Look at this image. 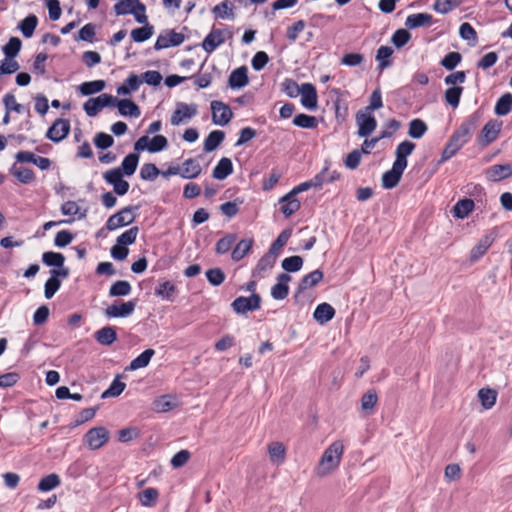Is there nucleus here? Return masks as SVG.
<instances>
[{
    "label": "nucleus",
    "instance_id": "obj_1",
    "mask_svg": "<svg viewBox=\"0 0 512 512\" xmlns=\"http://www.w3.org/2000/svg\"><path fill=\"white\" fill-rule=\"evenodd\" d=\"M344 454V443L342 440L332 442L323 452L316 467V476L323 478L335 472L340 466Z\"/></svg>",
    "mask_w": 512,
    "mask_h": 512
},
{
    "label": "nucleus",
    "instance_id": "obj_2",
    "mask_svg": "<svg viewBox=\"0 0 512 512\" xmlns=\"http://www.w3.org/2000/svg\"><path fill=\"white\" fill-rule=\"evenodd\" d=\"M474 127L475 123L468 121L462 123L459 128L454 131L443 149L441 162H445L452 158L469 141Z\"/></svg>",
    "mask_w": 512,
    "mask_h": 512
},
{
    "label": "nucleus",
    "instance_id": "obj_3",
    "mask_svg": "<svg viewBox=\"0 0 512 512\" xmlns=\"http://www.w3.org/2000/svg\"><path fill=\"white\" fill-rule=\"evenodd\" d=\"M116 15L132 14L138 23H146V7L139 0H120L114 5Z\"/></svg>",
    "mask_w": 512,
    "mask_h": 512
},
{
    "label": "nucleus",
    "instance_id": "obj_4",
    "mask_svg": "<svg viewBox=\"0 0 512 512\" xmlns=\"http://www.w3.org/2000/svg\"><path fill=\"white\" fill-rule=\"evenodd\" d=\"M503 127V122L498 119L489 120L477 136V142L481 147H487L497 140Z\"/></svg>",
    "mask_w": 512,
    "mask_h": 512
},
{
    "label": "nucleus",
    "instance_id": "obj_5",
    "mask_svg": "<svg viewBox=\"0 0 512 512\" xmlns=\"http://www.w3.org/2000/svg\"><path fill=\"white\" fill-rule=\"evenodd\" d=\"M116 103V97L103 93L95 98H89L83 105L87 116L95 117L105 107H113Z\"/></svg>",
    "mask_w": 512,
    "mask_h": 512
},
{
    "label": "nucleus",
    "instance_id": "obj_6",
    "mask_svg": "<svg viewBox=\"0 0 512 512\" xmlns=\"http://www.w3.org/2000/svg\"><path fill=\"white\" fill-rule=\"evenodd\" d=\"M198 113V105L195 103L187 104L184 102H177L176 109L171 115L170 123L173 126H179L189 122Z\"/></svg>",
    "mask_w": 512,
    "mask_h": 512
},
{
    "label": "nucleus",
    "instance_id": "obj_7",
    "mask_svg": "<svg viewBox=\"0 0 512 512\" xmlns=\"http://www.w3.org/2000/svg\"><path fill=\"white\" fill-rule=\"evenodd\" d=\"M137 210L136 206H127L119 212L110 216L106 222V229L109 231L130 225L135 221L134 211Z\"/></svg>",
    "mask_w": 512,
    "mask_h": 512
},
{
    "label": "nucleus",
    "instance_id": "obj_8",
    "mask_svg": "<svg viewBox=\"0 0 512 512\" xmlns=\"http://www.w3.org/2000/svg\"><path fill=\"white\" fill-rule=\"evenodd\" d=\"M168 146V141L163 135H156L152 139L148 136L140 137L134 144L136 151L148 150L150 153H157Z\"/></svg>",
    "mask_w": 512,
    "mask_h": 512
},
{
    "label": "nucleus",
    "instance_id": "obj_9",
    "mask_svg": "<svg viewBox=\"0 0 512 512\" xmlns=\"http://www.w3.org/2000/svg\"><path fill=\"white\" fill-rule=\"evenodd\" d=\"M104 180L113 186V191L119 195H125L129 190V183L123 179V173L120 168H113L103 174Z\"/></svg>",
    "mask_w": 512,
    "mask_h": 512
},
{
    "label": "nucleus",
    "instance_id": "obj_10",
    "mask_svg": "<svg viewBox=\"0 0 512 512\" xmlns=\"http://www.w3.org/2000/svg\"><path fill=\"white\" fill-rule=\"evenodd\" d=\"M185 40V36L182 33H178L173 29H166L162 31L154 44L155 50H162L169 47H175L181 45Z\"/></svg>",
    "mask_w": 512,
    "mask_h": 512
},
{
    "label": "nucleus",
    "instance_id": "obj_11",
    "mask_svg": "<svg viewBox=\"0 0 512 512\" xmlns=\"http://www.w3.org/2000/svg\"><path fill=\"white\" fill-rule=\"evenodd\" d=\"M109 440V432L105 427H95L86 432L84 442L91 450H97Z\"/></svg>",
    "mask_w": 512,
    "mask_h": 512
},
{
    "label": "nucleus",
    "instance_id": "obj_12",
    "mask_svg": "<svg viewBox=\"0 0 512 512\" xmlns=\"http://www.w3.org/2000/svg\"><path fill=\"white\" fill-rule=\"evenodd\" d=\"M210 108L212 112V122L214 124L225 126L231 121L233 112L227 104L222 101L214 100L211 102Z\"/></svg>",
    "mask_w": 512,
    "mask_h": 512
},
{
    "label": "nucleus",
    "instance_id": "obj_13",
    "mask_svg": "<svg viewBox=\"0 0 512 512\" xmlns=\"http://www.w3.org/2000/svg\"><path fill=\"white\" fill-rule=\"evenodd\" d=\"M261 298L258 294L252 293L250 297H237L231 304L237 314H244L248 311L258 310L260 308Z\"/></svg>",
    "mask_w": 512,
    "mask_h": 512
},
{
    "label": "nucleus",
    "instance_id": "obj_14",
    "mask_svg": "<svg viewBox=\"0 0 512 512\" xmlns=\"http://www.w3.org/2000/svg\"><path fill=\"white\" fill-rule=\"evenodd\" d=\"M69 276V269H52L50 270V278L45 282L44 295L47 299H51L61 286V280Z\"/></svg>",
    "mask_w": 512,
    "mask_h": 512
},
{
    "label": "nucleus",
    "instance_id": "obj_15",
    "mask_svg": "<svg viewBox=\"0 0 512 512\" xmlns=\"http://www.w3.org/2000/svg\"><path fill=\"white\" fill-rule=\"evenodd\" d=\"M356 123L358 126V136L367 137L369 136L377 127V121L375 117L366 111H359L356 114Z\"/></svg>",
    "mask_w": 512,
    "mask_h": 512
},
{
    "label": "nucleus",
    "instance_id": "obj_16",
    "mask_svg": "<svg viewBox=\"0 0 512 512\" xmlns=\"http://www.w3.org/2000/svg\"><path fill=\"white\" fill-rule=\"evenodd\" d=\"M70 131V122L67 119H57L48 129L46 137L58 143L67 137Z\"/></svg>",
    "mask_w": 512,
    "mask_h": 512
},
{
    "label": "nucleus",
    "instance_id": "obj_17",
    "mask_svg": "<svg viewBox=\"0 0 512 512\" xmlns=\"http://www.w3.org/2000/svg\"><path fill=\"white\" fill-rule=\"evenodd\" d=\"M135 307L136 300L112 304L105 309L104 314L107 318L128 317L134 312Z\"/></svg>",
    "mask_w": 512,
    "mask_h": 512
},
{
    "label": "nucleus",
    "instance_id": "obj_18",
    "mask_svg": "<svg viewBox=\"0 0 512 512\" xmlns=\"http://www.w3.org/2000/svg\"><path fill=\"white\" fill-rule=\"evenodd\" d=\"M485 176L486 179L491 182L507 179L512 176V165L508 163L492 165L486 169Z\"/></svg>",
    "mask_w": 512,
    "mask_h": 512
},
{
    "label": "nucleus",
    "instance_id": "obj_19",
    "mask_svg": "<svg viewBox=\"0 0 512 512\" xmlns=\"http://www.w3.org/2000/svg\"><path fill=\"white\" fill-rule=\"evenodd\" d=\"M406 168L393 163L392 168L386 171L382 176V186L385 189H393L396 187L402 177V174Z\"/></svg>",
    "mask_w": 512,
    "mask_h": 512
},
{
    "label": "nucleus",
    "instance_id": "obj_20",
    "mask_svg": "<svg viewBox=\"0 0 512 512\" xmlns=\"http://www.w3.org/2000/svg\"><path fill=\"white\" fill-rule=\"evenodd\" d=\"M280 211L288 218L300 209V201L296 195L288 192L286 195L279 199Z\"/></svg>",
    "mask_w": 512,
    "mask_h": 512
},
{
    "label": "nucleus",
    "instance_id": "obj_21",
    "mask_svg": "<svg viewBox=\"0 0 512 512\" xmlns=\"http://www.w3.org/2000/svg\"><path fill=\"white\" fill-rule=\"evenodd\" d=\"M291 280L290 275L286 273H281L277 277V283L271 288V296L275 300H283L289 294V286L288 283Z\"/></svg>",
    "mask_w": 512,
    "mask_h": 512
},
{
    "label": "nucleus",
    "instance_id": "obj_22",
    "mask_svg": "<svg viewBox=\"0 0 512 512\" xmlns=\"http://www.w3.org/2000/svg\"><path fill=\"white\" fill-rule=\"evenodd\" d=\"M301 103L304 107L314 110L317 107V92L316 88L311 83H304L301 85Z\"/></svg>",
    "mask_w": 512,
    "mask_h": 512
},
{
    "label": "nucleus",
    "instance_id": "obj_23",
    "mask_svg": "<svg viewBox=\"0 0 512 512\" xmlns=\"http://www.w3.org/2000/svg\"><path fill=\"white\" fill-rule=\"evenodd\" d=\"M225 42L224 32L219 29H212L211 32L204 38L202 48L207 53H212L217 47Z\"/></svg>",
    "mask_w": 512,
    "mask_h": 512
},
{
    "label": "nucleus",
    "instance_id": "obj_24",
    "mask_svg": "<svg viewBox=\"0 0 512 512\" xmlns=\"http://www.w3.org/2000/svg\"><path fill=\"white\" fill-rule=\"evenodd\" d=\"M248 82V69L246 66H241L233 70L228 78V85L231 89L243 88Z\"/></svg>",
    "mask_w": 512,
    "mask_h": 512
},
{
    "label": "nucleus",
    "instance_id": "obj_25",
    "mask_svg": "<svg viewBox=\"0 0 512 512\" xmlns=\"http://www.w3.org/2000/svg\"><path fill=\"white\" fill-rule=\"evenodd\" d=\"M415 149V144L411 141L405 140L401 142L395 151L396 159L394 161L395 164H398L401 167H407V157L412 154Z\"/></svg>",
    "mask_w": 512,
    "mask_h": 512
},
{
    "label": "nucleus",
    "instance_id": "obj_26",
    "mask_svg": "<svg viewBox=\"0 0 512 512\" xmlns=\"http://www.w3.org/2000/svg\"><path fill=\"white\" fill-rule=\"evenodd\" d=\"M201 166L199 162L193 158H189L180 166V176L184 179H194L201 174Z\"/></svg>",
    "mask_w": 512,
    "mask_h": 512
},
{
    "label": "nucleus",
    "instance_id": "obj_27",
    "mask_svg": "<svg viewBox=\"0 0 512 512\" xmlns=\"http://www.w3.org/2000/svg\"><path fill=\"white\" fill-rule=\"evenodd\" d=\"M493 242L494 238L491 235H485L482 237L472 248L470 252V260L472 262L479 260L487 252Z\"/></svg>",
    "mask_w": 512,
    "mask_h": 512
},
{
    "label": "nucleus",
    "instance_id": "obj_28",
    "mask_svg": "<svg viewBox=\"0 0 512 512\" xmlns=\"http://www.w3.org/2000/svg\"><path fill=\"white\" fill-rule=\"evenodd\" d=\"M432 21V15L428 13H416L411 14L406 18L405 26L409 29H415L418 27L430 26Z\"/></svg>",
    "mask_w": 512,
    "mask_h": 512
},
{
    "label": "nucleus",
    "instance_id": "obj_29",
    "mask_svg": "<svg viewBox=\"0 0 512 512\" xmlns=\"http://www.w3.org/2000/svg\"><path fill=\"white\" fill-rule=\"evenodd\" d=\"M115 106H117L119 113L122 116L139 117L141 114L140 108L130 99L116 98Z\"/></svg>",
    "mask_w": 512,
    "mask_h": 512
},
{
    "label": "nucleus",
    "instance_id": "obj_30",
    "mask_svg": "<svg viewBox=\"0 0 512 512\" xmlns=\"http://www.w3.org/2000/svg\"><path fill=\"white\" fill-rule=\"evenodd\" d=\"M335 309L328 303L319 304L314 310L313 317L319 324H325L333 319Z\"/></svg>",
    "mask_w": 512,
    "mask_h": 512
},
{
    "label": "nucleus",
    "instance_id": "obj_31",
    "mask_svg": "<svg viewBox=\"0 0 512 512\" xmlns=\"http://www.w3.org/2000/svg\"><path fill=\"white\" fill-rule=\"evenodd\" d=\"M142 79L135 73H130L125 82L117 88L118 95H129L139 89Z\"/></svg>",
    "mask_w": 512,
    "mask_h": 512
},
{
    "label": "nucleus",
    "instance_id": "obj_32",
    "mask_svg": "<svg viewBox=\"0 0 512 512\" xmlns=\"http://www.w3.org/2000/svg\"><path fill=\"white\" fill-rule=\"evenodd\" d=\"M475 207V202L472 199L464 198L460 199L453 206V215L458 219H465L469 216V214L473 211Z\"/></svg>",
    "mask_w": 512,
    "mask_h": 512
},
{
    "label": "nucleus",
    "instance_id": "obj_33",
    "mask_svg": "<svg viewBox=\"0 0 512 512\" xmlns=\"http://www.w3.org/2000/svg\"><path fill=\"white\" fill-rule=\"evenodd\" d=\"M95 340L104 346H110L117 339L116 330L114 327L106 326L96 331L94 334Z\"/></svg>",
    "mask_w": 512,
    "mask_h": 512
},
{
    "label": "nucleus",
    "instance_id": "obj_34",
    "mask_svg": "<svg viewBox=\"0 0 512 512\" xmlns=\"http://www.w3.org/2000/svg\"><path fill=\"white\" fill-rule=\"evenodd\" d=\"M233 172V165L229 158L223 157L219 160L212 175L217 180H224Z\"/></svg>",
    "mask_w": 512,
    "mask_h": 512
},
{
    "label": "nucleus",
    "instance_id": "obj_35",
    "mask_svg": "<svg viewBox=\"0 0 512 512\" xmlns=\"http://www.w3.org/2000/svg\"><path fill=\"white\" fill-rule=\"evenodd\" d=\"M176 398L172 395H162L153 401V410L158 413H164L176 407Z\"/></svg>",
    "mask_w": 512,
    "mask_h": 512
},
{
    "label": "nucleus",
    "instance_id": "obj_36",
    "mask_svg": "<svg viewBox=\"0 0 512 512\" xmlns=\"http://www.w3.org/2000/svg\"><path fill=\"white\" fill-rule=\"evenodd\" d=\"M378 402V395L376 390L370 389L361 397V411L365 415L373 413L374 408Z\"/></svg>",
    "mask_w": 512,
    "mask_h": 512
},
{
    "label": "nucleus",
    "instance_id": "obj_37",
    "mask_svg": "<svg viewBox=\"0 0 512 512\" xmlns=\"http://www.w3.org/2000/svg\"><path fill=\"white\" fill-rule=\"evenodd\" d=\"M234 5L230 0H224L218 5L214 6L212 13L216 18L220 19H234L235 14L233 12Z\"/></svg>",
    "mask_w": 512,
    "mask_h": 512
},
{
    "label": "nucleus",
    "instance_id": "obj_38",
    "mask_svg": "<svg viewBox=\"0 0 512 512\" xmlns=\"http://www.w3.org/2000/svg\"><path fill=\"white\" fill-rule=\"evenodd\" d=\"M155 355V351L151 348L143 351L139 356L133 359L126 368L129 371H135L148 366L151 358Z\"/></svg>",
    "mask_w": 512,
    "mask_h": 512
},
{
    "label": "nucleus",
    "instance_id": "obj_39",
    "mask_svg": "<svg viewBox=\"0 0 512 512\" xmlns=\"http://www.w3.org/2000/svg\"><path fill=\"white\" fill-rule=\"evenodd\" d=\"M42 261L45 265L54 267L53 269H68L64 266V255L58 252L48 251L43 253Z\"/></svg>",
    "mask_w": 512,
    "mask_h": 512
},
{
    "label": "nucleus",
    "instance_id": "obj_40",
    "mask_svg": "<svg viewBox=\"0 0 512 512\" xmlns=\"http://www.w3.org/2000/svg\"><path fill=\"white\" fill-rule=\"evenodd\" d=\"M323 276V272L319 269L310 272L302 278L298 286V292H303L308 288L316 286L323 279Z\"/></svg>",
    "mask_w": 512,
    "mask_h": 512
},
{
    "label": "nucleus",
    "instance_id": "obj_41",
    "mask_svg": "<svg viewBox=\"0 0 512 512\" xmlns=\"http://www.w3.org/2000/svg\"><path fill=\"white\" fill-rule=\"evenodd\" d=\"M497 395V391L491 388H481L478 391V398L482 407L486 410L491 409L496 404Z\"/></svg>",
    "mask_w": 512,
    "mask_h": 512
},
{
    "label": "nucleus",
    "instance_id": "obj_42",
    "mask_svg": "<svg viewBox=\"0 0 512 512\" xmlns=\"http://www.w3.org/2000/svg\"><path fill=\"white\" fill-rule=\"evenodd\" d=\"M512 110V94H503L496 102L494 112L497 116H506Z\"/></svg>",
    "mask_w": 512,
    "mask_h": 512
},
{
    "label": "nucleus",
    "instance_id": "obj_43",
    "mask_svg": "<svg viewBox=\"0 0 512 512\" xmlns=\"http://www.w3.org/2000/svg\"><path fill=\"white\" fill-rule=\"evenodd\" d=\"M225 138V133L221 130H214L204 140V151L212 152L218 148Z\"/></svg>",
    "mask_w": 512,
    "mask_h": 512
},
{
    "label": "nucleus",
    "instance_id": "obj_44",
    "mask_svg": "<svg viewBox=\"0 0 512 512\" xmlns=\"http://www.w3.org/2000/svg\"><path fill=\"white\" fill-rule=\"evenodd\" d=\"M144 26L135 28L131 31L130 35L134 42L141 43L150 39L154 33V27L148 23H143Z\"/></svg>",
    "mask_w": 512,
    "mask_h": 512
},
{
    "label": "nucleus",
    "instance_id": "obj_45",
    "mask_svg": "<svg viewBox=\"0 0 512 512\" xmlns=\"http://www.w3.org/2000/svg\"><path fill=\"white\" fill-rule=\"evenodd\" d=\"M106 86V82L104 80H94L88 81L80 84L78 86V91L84 95H92L98 92H101Z\"/></svg>",
    "mask_w": 512,
    "mask_h": 512
},
{
    "label": "nucleus",
    "instance_id": "obj_46",
    "mask_svg": "<svg viewBox=\"0 0 512 512\" xmlns=\"http://www.w3.org/2000/svg\"><path fill=\"white\" fill-rule=\"evenodd\" d=\"M268 453L272 462L282 463L285 460L286 449L281 442H272L268 445Z\"/></svg>",
    "mask_w": 512,
    "mask_h": 512
},
{
    "label": "nucleus",
    "instance_id": "obj_47",
    "mask_svg": "<svg viewBox=\"0 0 512 512\" xmlns=\"http://www.w3.org/2000/svg\"><path fill=\"white\" fill-rule=\"evenodd\" d=\"M139 162V156L135 153L128 154L122 161L121 167L123 176H131L135 173Z\"/></svg>",
    "mask_w": 512,
    "mask_h": 512
},
{
    "label": "nucleus",
    "instance_id": "obj_48",
    "mask_svg": "<svg viewBox=\"0 0 512 512\" xmlns=\"http://www.w3.org/2000/svg\"><path fill=\"white\" fill-rule=\"evenodd\" d=\"M61 483V480H60V477L59 475L55 474V473H51L45 477H43L38 485H37V489L41 492H48L50 490H53L55 489L56 487H58Z\"/></svg>",
    "mask_w": 512,
    "mask_h": 512
},
{
    "label": "nucleus",
    "instance_id": "obj_49",
    "mask_svg": "<svg viewBox=\"0 0 512 512\" xmlns=\"http://www.w3.org/2000/svg\"><path fill=\"white\" fill-rule=\"evenodd\" d=\"M252 245H253V240L252 239H243V240H241L236 245V247L232 250L231 258L234 261H240L250 251Z\"/></svg>",
    "mask_w": 512,
    "mask_h": 512
},
{
    "label": "nucleus",
    "instance_id": "obj_50",
    "mask_svg": "<svg viewBox=\"0 0 512 512\" xmlns=\"http://www.w3.org/2000/svg\"><path fill=\"white\" fill-rule=\"evenodd\" d=\"M38 24V19L35 15H28L25 19H23L19 24V29L21 30L23 36L25 38H30Z\"/></svg>",
    "mask_w": 512,
    "mask_h": 512
},
{
    "label": "nucleus",
    "instance_id": "obj_51",
    "mask_svg": "<svg viewBox=\"0 0 512 512\" xmlns=\"http://www.w3.org/2000/svg\"><path fill=\"white\" fill-rule=\"evenodd\" d=\"M132 287L128 281L118 280L109 289L111 297L127 296L131 293Z\"/></svg>",
    "mask_w": 512,
    "mask_h": 512
},
{
    "label": "nucleus",
    "instance_id": "obj_52",
    "mask_svg": "<svg viewBox=\"0 0 512 512\" xmlns=\"http://www.w3.org/2000/svg\"><path fill=\"white\" fill-rule=\"evenodd\" d=\"M463 93V87L453 86L445 91L444 98L448 105L452 108H457L460 103V98Z\"/></svg>",
    "mask_w": 512,
    "mask_h": 512
},
{
    "label": "nucleus",
    "instance_id": "obj_53",
    "mask_svg": "<svg viewBox=\"0 0 512 512\" xmlns=\"http://www.w3.org/2000/svg\"><path fill=\"white\" fill-rule=\"evenodd\" d=\"M427 129L428 127L423 120L413 119L409 123L408 134L414 139H419L426 133Z\"/></svg>",
    "mask_w": 512,
    "mask_h": 512
},
{
    "label": "nucleus",
    "instance_id": "obj_54",
    "mask_svg": "<svg viewBox=\"0 0 512 512\" xmlns=\"http://www.w3.org/2000/svg\"><path fill=\"white\" fill-rule=\"evenodd\" d=\"M158 496V490L155 488H147L138 493V499L140 503L146 507L153 506L156 503Z\"/></svg>",
    "mask_w": 512,
    "mask_h": 512
},
{
    "label": "nucleus",
    "instance_id": "obj_55",
    "mask_svg": "<svg viewBox=\"0 0 512 512\" xmlns=\"http://www.w3.org/2000/svg\"><path fill=\"white\" fill-rule=\"evenodd\" d=\"M14 177L17 178L18 181L24 184L32 183L35 180V174L32 169L26 167L16 168L13 167L11 170Z\"/></svg>",
    "mask_w": 512,
    "mask_h": 512
},
{
    "label": "nucleus",
    "instance_id": "obj_56",
    "mask_svg": "<svg viewBox=\"0 0 512 512\" xmlns=\"http://www.w3.org/2000/svg\"><path fill=\"white\" fill-rule=\"evenodd\" d=\"M293 124L300 128L314 129L317 127V119L315 116L301 113L294 117Z\"/></svg>",
    "mask_w": 512,
    "mask_h": 512
},
{
    "label": "nucleus",
    "instance_id": "obj_57",
    "mask_svg": "<svg viewBox=\"0 0 512 512\" xmlns=\"http://www.w3.org/2000/svg\"><path fill=\"white\" fill-rule=\"evenodd\" d=\"M176 292V286L170 281H164L155 289V294L163 299L171 300Z\"/></svg>",
    "mask_w": 512,
    "mask_h": 512
},
{
    "label": "nucleus",
    "instance_id": "obj_58",
    "mask_svg": "<svg viewBox=\"0 0 512 512\" xmlns=\"http://www.w3.org/2000/svg\"><path fill=\"white\" fill-rule=\"evenodd\" d=\"M139 229L138 227L134 226L130 229L123 232L121 235H119L116 239V243L126 247L127 245H131L136 241L137 235H138Z\"/></svg>",
    "mask_w": 512,
    "mask_h": 512
},
{
    "label": "nucleus",
    "instance_id": "obj_59",
    "mask_svg": "<svg viewBox=\"0 0 512 512\" xmlns=\"http://www.w3.org/2000/svg\"><path fill=\"white\" fill-rule=\"evenodd\" d=\"M464 0H436L433 8L441 14L449 13L453 8L459 6Z\"/></svg>",
    "mask_w": 512,
    "mask_h": 512
},
{
    "label": "nucleus",
    "instance_id": "obj_60",
    "mask_svg": "<svg viewBox=\"0 0 512 512\" xmlns=\"http://www.w3.org/2000/svg\"><path fill=\"white\" fill-rule=\"evenodd\" d=\"M21 46L22 42L18 37H11L3 46V53L7 58H14L19 53Z\"/></svg>",
    "mask_w": 512,
    "mask_h": 512
},
{
    "label": "nucleus",
    "instance_id": "obj_61",
    "mask_svg": "<svg viewBox=\"0 0 512 512\" xmlns=\"http://www.w3.org/2000/svg\"><path fill=\"white\" fill-rule=\"evenodd\" d=\"M393 53V49L389 46H380L377 50L376 59L379 61V69L383 70L384 68L391 65L389 61L390 56Z\"/></svg>",
    "mask_w": 512,
    "mask_h": 512
},
{
    "label": "nucleus",
    "instance_id": "obj_62",
    "mask_svg": "<svg viewBox=\"0 0 512 512\" xmlns=\"http://www.w3.org/2000/svg\"><path fill=\"white\" fill-rule=\"evenodd\" d=\"M303 259L300 256H290L282 261V268L286 272H297L302 268Z\"/></svg>",
    "mask_w": 512,
    "mask_h": 512
},
{
    "label": "nucleus",
    "instance_id": "obj_63",
    "mask_svg": "<svg viewBox=\"0 0 512 512\" xmlns=\"http://www.w3.org/2000/svg\"><path fill=\"white\" fill-rule=\"evenodd\" d=\"M236 241L235 234H227L216 243L215 250L218 254L227 253Z\"/></svg>",
    "mask_w": 512,
    "mask_h": 512
},
{
    "label": "nucleus",
    "instance_id": "obj_64",
    "mask_svg": "<svg viewBox=\"0 0 512 512\" xmlns=\"http://www.w3.org/2000/svg\"><path fill=\"white\" fill-rule=\"evenodd\" d=\"M282 91L289 97L295 98L300 95L301 86L293 79L287 78L281 83Z\"/></svg>",
    "mask_w": 512,
    "mask_h": 512
}]
</instances>
